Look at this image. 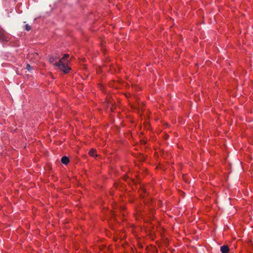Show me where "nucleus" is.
Returning <instances> with one entry per match:
<instances>
[{"instance_id": "f257e3e1", "label": "nucleus", "mask_w": 253, "mask_h": 253, "mask_svg": "<svg viewBox=\"0 0 253 253\" xmlns=\"http://www.w3.org/2000/svg\"><path fill=\"white\" fill-rule=\"evenodd\" d=\"M68 57L69 55L68 54H65L64 56L59 60L58 62H56L54 64V66L58 67L59 69L63 71L65 73H68L70 70V68L63 62V61L66 59Z\"/></svg>"}, {"instance_id": "f03ea898", "label": "nucleus", "mask_w": 253, "mask_h": 253, "mask_svg": "<svg viewBox=\"0 0 253 253\" xmlns=\"http://www.w3.org/2000/svg\"><path fill=\"white\" fill-rule=\"evenodd\" d=\"M7 34L0 27V41H7Z\"/></svg>"}, {"instance_id": "7ed1b4c3", "label": "nucleus", "mask_w": 253, "mask_h": 253, "mask_svg": "<svg viewBox=\"0 0 253 253\" xmlns=\"http://www.w3.org/2000/svg\"><path fill=\"white\" fill-rule=\"evenodd\" d=\"M229 250L228 246L227 245H223L220 247V251L222 253H227Z\"/></svg>"}, {"instance_id": "20e7f679", "label": "nucleus", "mask_w": 253, "mask_h": 253, "mask_svg": "<svg viewBox=\"0 0 253 253\" xmlns=\"http://www.w3.org/2000/svg\"><path fill=\"white\" fill-rule=\"evenodd\" d=\"M61 162L64 164V165H67L68 164V163L69 162V159L68 157H66V156H63L62 158H61Z\"/></svg>"}, {"instance_id": "39448f33", "label": "nucleus", "mask_w": 253, "mask_h": 253, "mask_svg": "<svg viewBox=\"0 0 253 253\" xmlns=\"http://www.w3.org/2000/svg\"><path fill=\"white\" fill-rule=\"evenodd\" d=\"M57 58V57H53V56H50L49 57V61L50 63H53Z\"/></svg>"}, {"instance_id": "423d86ee", "label": "nucleus", "mask_w": 253, "mask_h": 253, "mask_svg": "<svg viewBox=\"0 0 253 253\" xmlns=\"http://www.w3.org/2000/svg\"><path fill=\"white\" fill-rule=\"evenodd\" d=\"M89 154L91 156L94 157V156H96V152H95V151L94 150H90L89 151Z\"/></svg>"}, {"instance_id": "0eeeda50", "label": "nucleus", "mask_w": 253, "mask_h": 253, "mask_svg": "<svg viewBox=\"0 0 253 253\" xmlns=\"http://www.w3.org/2000/svg\"><path fill=\"white\" fill-rule=\"evenodd\" d=\"M26 69L29 71H30L32 69V67L31 66V65L29 64H27L26 66Z\"/></svg>"}, {"instance_id": "6e6552de", "label": "nucleus", "mask_w": 253, "mask_h": 253, "mask_svg": "<svg viewBox=\"0 0 253 253\" xmlns=\"http://www.w3.org/2000/svg\"><path fill=\"white\" fill-rule=\"evenodd\" d=\"M25 29L27 31H30L31 30V26H29L28 24H26L25 25Z\"/></svg>"}]
</instances>
